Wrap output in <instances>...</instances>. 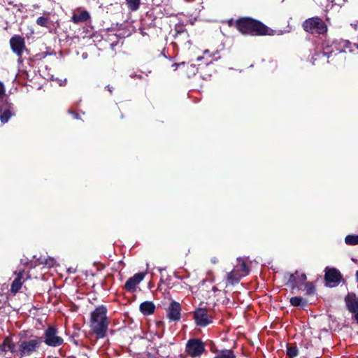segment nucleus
Segmentation results:
<instances>
[{"label":"nucleus","instance_id":"1","mask_svg":"<svg viewBox=\"0 0 358 358\" xmlns=\"http://www.w3.org/2000/svg\"><path fill=\"white\" fill-rule=\"evenodd\" d=\"M237 29L243 34L251 36H273L275 31L262 22L252 17H241L236 22Z\"/></svg>","mask_w":358,"mask_h":358},{"label":"nucleus","instance_id":"2","mask_svg":"<svg viewBox=\"0 0 358 358\" xmlns=\"http://www.w3.org/2000/svg\"><path fill=\"white\" fill-rule=\"evenodd\" d=\"M110 324L107 317V309L103 306H99L92 312L90 317V328L98 338H103Z\"/></svg>","mask_w":358,"mask_h":358},{"label":"nucleus","instance_id":"3","mask_svg":"<svg viewBox=\"0 0 358 358\" xmlns=\"http://www.w3.org/2000/svg\"><path fill=\"white\" fill-rule=\"evenodd\" d=\"M42 343V338L37 336L21 338L17 343V355L20 357L31 356L38 351Z\"/></svg>","mask_w":358,"mask_h":358},{"label":"nucleus","instance_id":"4","mask_svg":"<svg viewBox=\"0 0 358 358\" xmlns=\"http://www.w3.org/2000/svg\"><path fill=\"white\" fill-rule=\"evenodd\" d=\"M13 105L9 101L8 96L5 94V88L0 83V120L6 123L14 115Z\"/></svg>","mask_w":358,"mask_h":358},{"label":"nucleus","instance_id":"5","mask_svg":"<svg viewBox=\"0 0 358 358\" xmlns=\"http://www.w3.org/2000/svg\"><path fill=\"white\" fill-rule=\"evenodd\" d=\"M303 29L311 34H324L327 31V26L319 17H313L306 20L302 24Z\"/></svg>","mask_w":358,"mask_h":358},{"label":"nucleus","instance_id":"6","mask_svg":"<svg viewBox=\"0 0 358 358\" xmlns=\"http://www.w3.org/2000/svg\"><path fill=\"white\" fill-rule=\"evenodd\" d=\"M41 338L43 342L50 347L57 348L64 344L63 338L59 336V331L54 326H49L45 329Z\"/></svg>","mask_w":358,"mask_h":358},{"label":"nucleus","instance_id":"7","mask_svg":"<svg viewBox=\"0 0 358 358\" xmlns=\"http://www.w3.org/2000/svg\"><path fill=\"white\" fill-rule=\"evenodd\" d=\"M185 351L192 357H200L205 351V345L199 338H191L186 343Z\"/></svg>","mask_w":358,"mask_h":358},{"label":"nucleus","instance_id":"8","mask_svg":"<svg viewBox=\"0 0 358 358\" xmlns=\"http://www.w3.org/2000/svg\"><path fill=\"white\" fill-rule=\"evenodd\" d=\"M195 323L199 327H206L213 322V317L208 314L206 309L198 308L194 312Z\"/></svg>","mask_w":358,"mask_h":358},{"label":"nucleus","instance_id":"9","mask_svg":"<svg viewBox=\"0 0 358 358\" xmlns=\"http://www.w3.org/2000/svg\"><path fill=\"white\" fill-rule=\"evenodd\" d=\"M14 274L16 275L10 286V292L16 294L21 289L24 282L29 278V273L25 274L24 270H19L15 271Z\"/></svg>","mask_w":358,"mask_h":358},{"label":"nucleus","instance_id":"10","mask_svg":"<svg viewBox=\"0 0 358 358\" xmlns=\"http://www.w3.org/2000/svg\"><path fill=\"white\" fill-rule=\"evenodd\" d=\"M181 306L175 301H172L166 310V317L171 322L179 321L181 317Z\"/></svg>","mask_w":358,"mask_h":358},{"label":"nucleus","instance_id":"11","mask_svg":"<svg viewBox=\"0 0 358 358\" xmlns=\"http://www.w3.org/2000/svg\"><path fill=\"white\" fill-rule=\"evenodd\" d=\"M145 273H137L129 278L124 284V288L130 292H134L136 290L138 285L144 279Z\"/></svg>","mask_w":358,"mask_h":358},{"label":"nucleus","instance_id":"12","mask_svg":"<svg viewBox=\"0 0 358 358\" xmlns=\"http://www.w3.org/2000/svg\"><path fill=\"white\" fill-rule=\"evenodd\" d=\"M324 277L328 286L335 287L340 282L341 274L336 268H327Z\"/></svg>","mask_w":358,"mask_h":358},{"label":"nucleus","instance_id":"13","mask_svg":"<svg viewBox=\"0 0 358 358\" xmlns=\"http://www.w3.org/2000/svg\"><path fill=\"white\" fill-rule=\"evenodd\" d=\"M12 50L19 57H21L25 48L24 39L18 35L13 36L10 40Z\"/></svg>","mask_w":358,"mask_h":358},{"label":"nucleus","instance_id":"14","mask_svg":"<svg viewBox=\"0 0 358 358\" xmlns=\"http://www.w3.org/2000/svg\"><path fill=\"white\" fill-rule=\"evenodd\" d=\"M306 280V275L304 273H299L296 271L294 273L290 274L287 280V285L294 289L299 287L300 285L303 283Z\"/></svg>","mask_w":358,"mask_h":358},{"label":"nucleus","instance_id":"15","mask_svg":"<svg viewBox=\"0 0 358 358\" xmlns=\"http://www.w3.org/2000/svg\"><path fill=\"white\" fill-rule=\"evenodd\" d=\"M345 302L349 312L354 314L358 312V297L355 293H348L345 297Z\"/></svg>","mask_w":358,"mask_h":358},{"label":"nucleus","instance_id":"16","mask_svg":"<svg viewBox=\"0 0 358 358\" xmlns=\"http://www.w3.org/2000/svg\"><path fill=\"white\" fill-rule=\"evenodd\" d=\"M334 45L338 52L347 51L352 52L355 51V49L358 50V43L352 44L347 40H341L338 43H335Z\"/></svg>","mask_w":358,"mask_h":358},{"label":"nucleus","instance_id":"17","mask_svg":"<svg viewBox=\"0 0 358 358\" xmlns=\"http://www.w3.org/2000/svg\"><path fill=\"white\" fill-rule=\"evenodd\" d=\"M90 19V13L87 10H81L79 13H74L71 16V21L75 24L85 22Z\"/></svg>","mask_w":358,"mask_h":358},{"label":"nucleus","instance_id":"18","mask_svg":"<svg viewBox=\"0 0 358 358\" xmlns=\"http://www.w3.org/2000/svg\"><path fill=\"white\" fill-rule=\"evenodd\" d=\"M242 278V275L238 272V265H236L234 269L228 273L227 275V281L231 285L238 283Z\"/></svg>","mask_w":358,"mask_h":358},{"label":"nucleus","instance_id":"19","mask_svg":"<svg viewBox=\"0 0 358 358\" xmlns=\"http://www.w3.org/2000/svg\"><path fill=\"white\" fill-rule=\"evenodd\" d=\"M0 349L3 352L10 351L13 354L16 353L17 355V349H16L15 343L8 336L4 338L2 345H0Z\"/></svg>","mask_w":358,"mask_h":358},{"label":"nucleus","instance_id":"20","mask_svg":"<svg viewBox=\"0 0 358 358\" xmlns=\"http://www.w3.org/2000/svg\"><path fill=\"white\" fill-rule=\"evenodd\" d=\"M139 310L143 315H150L155 310V305L152 301H144L141 303Z\"/></svg>","mask_w":358,"mask_h":358},{"label":"nucleus","instance_id":"21","mask_svg":"<svg viewBox=\"0 0 358 358\" xmlns=\"http://www.w3.org/2000/svg\"><path fill=\"white\" fill-rule=\"evenodd\" d=\"M213 358H237V357L232 350L224 349L216 351Z\"/></svg>","mask_w":358,"mask_h":358},{"label":"nucleus","instance_id":"22","mask_svg":"<svg viewBox=\"0 0 358 358\" xmlns=\"http://www.w3.org/2000/svg\"><path fill=\"white\" fill-rule=\"evenodd\" d=\"M236 265H238V272L242 275L243 277L247 275L249 273V269L243 259L241 258H238Z\"/></svg>","mask_w":358,"mask_h":358},{"label":"nucleus","instance_id":"23","mask_svg":"<svg viewBox=\"0 0 358 358\" xmlns=\"http://www.w3.org/2000/svg\"><path fill=\"white\" fill-rule=\"evenodd\" d=\"M127 6L128 7V9L131 11L134 12L139 9L141 6V0H125Z\"/></svg>","mask_w":358,"mask_h":358},{"label":"nucleus","instance_id":"24","mask_svg":"<svg viewBox=\"0 0 358 358\" xmlns=\"http://www.w3.org/2000/svg\"><path fill=\"white\" fill-rule=\"evenodd\" d=\"M36 24L38 26H41L43 27H48L49 24H50V18L48 16H41L37 18Z\"/></svg>","mask_w":358,"mask_h":358},{"label":"nucleus","instance_id":"25","mask_svg":"<svg viewBox=\"0 0 358 358\" xmlns=\"http://www.w3.org/2000/svg\"><path fill=\"white\" fill-rule=\"evenodd\" d=\"M345 242L349 245H358V235H348L345 238Z\"/></svg>","mask_w":358,"mask_h":358},{"label":"nucleus","instance_id":"26","mask_svg":"<svg viewBox=\"0 0 358 358\" xmlns=\"http://www.w3.org/2000/svg\"><path fill=\"white\" fill-rule=\"evenodd\" d=\"M304 290L306 294L313 295L315 293V287L311 282H307L305 283Z\"/></svg>","mask_w":358,"mask_h":358},{"label":"nucleus","instance_id":"27","mask_svg":"<svg viewBox=\"0 0 358 358\" xmlns=\"http://www.w3.org/2000/svg\"><path fill=\"white\" fill-rule=\"evenodd\" d=\"M298 348L296 346L289 345L287 348V355L290 358H294L298 355Z\"/></svg>","mask_w":358,"mask_h":358},{"label":"nucleus","instance_id":"28","mask_svg":"<svg viewBox=\"0 0 358 358\" xmlns=\"http://www.w3.org/2000/svg\"><path fill=\"white\" fill-rule=\"evenodd\" d=\"M290 303L292 306L298 307L301 305H304L306 303H303V299L299 296H293L290 299Z\"/></svg>","mask_w":358,"mask_h":358},{"label":"nucleus","instance_id":"29","mask_svg":"<svg viewBox=\"0 0 358 358\" xmlns=\"http://www.w3.org/2000/svg\"><path fill=\"white\" fill-rule=\"evenodd\" d=\"M334 52V50H330V48L329 46H327L324 48L322 51V55L324 56L327 57L328 58L330 57V56Z\"/></svg>","mask_w":358,"mask_h":358},{"label":"nucleus","instance_id":"30","mask_svg":"<svg viewBox=\"0 0 358 358\" xmlns=\"http://www.w3.org/2000/svg\"><path fill=\"white\" fill-rule=\"evenodd\" d=\"M54 259H50L49 260H46V262H45V264L48 265L49 267H51L54 265Z\"/></svg>","mask_w":358,"mask_h":358},{"label":"nucleus","instance_id":"31","mask_svg":"<svg viewBox=\"0 0 358 358\" xmlns=\"http://www.w3.org/2000/svg\"><path fill=\"white\" fill-rule=\"evenodd\" d=\"M188 36V34L187 32L185 31H182V32H180V33H178L176 36V38H178L180 36Z\"/></svg>","mask_w":358,"mask_h":358},{"label":"nucleus","instance_id":"32","mask_svg":"<svg viewBox=\"0 0 358 358\" xmlns=\"http://www.w3.org/2000/svg\"><path fill=\"white\" fill-rule=\"evenodd\" d=\"M355 319L356 320V321L358 324V311L355 313Z\"/></svg>","mask_w":358,"mask_h":358},{"label":"nucleus","instance_id":"33","mask_svg":"<svg viewBox=\"0 0 358 358\" xmlns=\"http://www.w3.org/2000/svg\"><path fill=\"white\" fill-rule=\"evenodd\" d=\"M106 87H107L108 90L110 92H112V89H113V87H110V85H108Z\"/></svg>","mask_w":358,"mask_h":358},{"label":"nucleus","instance_id":"34","mask_svg":"<svg viewBox=\"0 0 358 358\" xmlns=\"http://www.w3.org/2000/svg\"><path fill=\"white\" fill-rule=\"evenodd\" d=\"M356 279L358 281V271L356 272Z\"/></svg>","mask_w":358,"mask_h":358},{"label":"nucleus","instance_id":"35","mask_svg":"<svg viewBox=\"0 0 358 358\" xmlns=\"http://www.w3.org/2000/svg\"><path fill=\"white\" fill-rule=\"evenodd\" d=\"M73 114L75 118H78V115L77 114H76V113H73Z\"/></svg>","mask_w":358,"mask_h":358},{"label":"nucleus","instance_id":"36","mask_svg":"<svg viewBox=\"0 0 358 358\" xmlns=\"http://www.w3.org/2000/svg\"><path fill=\"white\" fill-rule=\"evenodd\" d=\"M213 263H216V262H217V260L213 259Z\"/></svg>","mask_w":358,"mask_h":358},{"label":"nucleus","instance_id":"37","mask_svg":"<svg viewBox=\"0 0 358 358\" xmlns=\"http://www.w3.org/2000/svg\"><path fill=\"white\" fill-rule=\"evenodd\" d=\"M316 358H319V357H316Z\"/></svg>","mask_w":358,"mask_h":358}]
</instances>
